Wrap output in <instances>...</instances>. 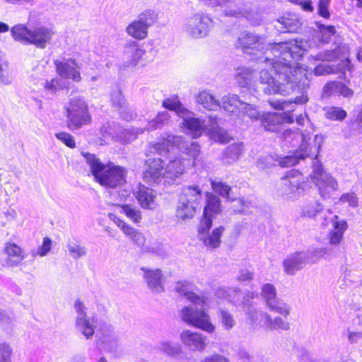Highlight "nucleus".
Here are the masks:
<instances>
[{
  "instance_id": "obj_1",
  "label": "nucleus",
  "mask_w": 362,
  "mask_h": 362,
  "mask_svg": "<svg viewBox=\"0 0 362 362\" xmlns=\"http://www.w3.org/2000/svg\"><path fill=\"white\" fill-rule=\"evenodd\" d=\"M236 46L246 50L270 52L275 59L266 57L264 62L272 66L274 74L263 69L259 73V82L264 85L263 91L268 95L279 93L288 95L296 89L308 87L305 70L298 65L304 51L312 48V42L304 40L266 45L264 37L247 31L242 32L238 37Z\"/></svg>"
},
{
  "instance_id": "obj_2",
  "label": "nucleus",
  "mask_w": 362,
  "mask_h": 362,
  "mask_svg": "<svg viewBox=\"0 0 362 362\" xmlns=\"http://www.w3.org/2000/svg\"><path fill=\"white\" fill-rule=\"evenodd\" d=\"M175 290L196 307L208 304V298L205 296L197 295L194 292V285L190 282L179 281L175 286ZM180 316L184 322L209 334H212L216 330V326L211 322L210 315L204 308L199 309L193 305L185 306L180 311Z\"/></svg>"
},
{
  "instance_id": "obj_3",
  "label": "nucleus",
  "mask_w": 362,
  "mask_h": 362,
  "mask_svg": "<svg viewBox=\"0 0 362 362\" xmlns=\"http://www.w3.org/2000/svg\"><path fill=\"white\" fill-rule=\"evenodd\" d=\"M95 180L107 188L121 187L126 182L127 170L112 163H103L94 154L83 153Z\"/></svg>"
},
{
  "instance_id": "obj_4",
  "label": "nucleus",
  "mask_w": 362,
  "mask_h": 362,
  "mask_svg": "<svg viewBox=\"0 0 362 362\" xmlns=\"http://www.w3.org/2000/svg\"><path fill=\"white\" fill-rule=\"evenodd\" d=\"M349 48L346 45H341L333 50L322 51L315 56L314 60L332 62L339 60L337 66H328L320 64L314 70L317 76H322L330 74L341 73L345 74L346 71H351L352 66L349 59Z\"/></svg>"
},
{
  "instance_id": "obj_5",
  "label": "nucleus",
  "mask_w": 362,
  "mask_h": 362,
  "mask_svg": "<svg viewBox=\"0 0 362 362\" xmlns=\"http://www.w3.org/2000/svg\"><path fill=\"white\" fill-rule=\"evenodd\" d=\"M10 31L15 41L22 44L33 45L40 49H44L50 44L54 35L52 28L40 25L29 29L22 23L13 26Z\"/></svg>"
},
{
  "instance_id": "obj_6",
  "label": "nucleus",
  "mask_w": 362,
  "mask_h": 362,
  "mask_svg": "<svg viewBox=\"0 0 362 362\" xmlns=\"http://www.w3.org/2000/svg\"><path fill=\"white\" fill-rule=\"evenodd\" d=\"M217 296L220 298H227L228 300L234 305L242 303L245 307H247L246 315L247 322L254 327L260 326L264 327V315H269L264 311H259L254 308L250 303V299H253L255 294L252 292H247L243 296L240 290L237 288H220L217 291Z\"/></svg>"
},
{
  "instance_id": "obj_7",
  "label": "nucleus",
  "mask_w": 362,
  "mask_h": 362,
  "mask_svg": "<svg viewBox=\"0 0 362 362\" xmlns=\"http://www.w3.org/2000/svg\"><path fill=\"white\" fill-rule=\"evenodd\" d=\"M151 146L160 156H164L175 148L194 160L200 153V147L197 142H189L185 141L181 136L168 133L163 136L158 141L153 143Z\"/></svg>"
},
{
  "instance_id": "obj_8",
  "label": "nucleus",
  "mask_w": 362,
  "mask_h": 362,
  "mask_svg": "<svg viewBox=\"0 0 362 362\" xmlns=\"http://www.w3.org/2000/svg\"><path fill=\"white\" fill-rule=\"evenodd\" d=\"M325 137L322 134H317L314 138L302 134V143L293 155L287 156L281 159L279 164L282 167L288 168L298 163L305 158H315L316 160L321 147L324 144Z\"/></svg>"
},
{
  "instance_id": "obj_9",
  "label": "nucleus",
  "mask_w": 362,
  "mask_h": 362,
  "mask_svg": "<svg viewBox=\"0 0 362 362\" xmlns=\"http://www.w3.org/2000/svg\"><path fill=\"white\" fill-rule=\"evenodd\" d=\"M67 126L71 130H77L90 123L91 117L84 98L74 96L64 106Z\"/></svg>"
},
{
  "instance_id": "obj_10",
  "label": "nucleus",
  "mask_w": 362,
  "mask_h": 362,
  "mask_svg": "<svg viewBox=\"0 0 362 362\" xmlns=\"http://www.w3.org/2000/svg\"><path fill=\"white\" fill-rule=\"evenodd\" d=\"M310 179L315 182L319 193L324 199H332L339 189L337 180L329 173L324 171L322 164L317 160L313 161Z\"/></svg>"
},
{
  "instance_id": "obj_11",
  "label": "nucleus",
  "mask_w": 362,
  "mask_h": 362,
  "mask_svg": "<svg viewBox=\"0 0 362 362\" xmlns=\"http://www.w3.org/2000/svg\"><path fill=\"white\" fill-rule=\"evenodd\" d=\"M214 24V21L209 15L203 12H196L185 19L182 30L193 39H203L209 35Z\"/></svg>"
},
{
  "instance_id": "obj_12",
  "label": "nucleus",
  "mask_w": 362,
  "mask_h": 362,
  "mask_svg": "<svg viewBox=\"0 0 362 362\" xmlns=\"http://www.w3.org/2000/svg\"><path fill=\"white\" fill-rule=\"evenodd\" d=\"M157 20L154 11L148 10L141 13L139 18L132 21L127 28L126 33L136 40H144L148 35V29Z\"/></svg>"
},
{
  "instance_id": "obj_13",
  "label": "nucleus",
  "mask_w": 362,
  "mask_h": 362,
  "mask_svg": "<svg viewBox=\"0 0 362 362\" xmlns=\"http://www.w3.org/2000/svg\"><path fill=\"white\" fill-rule=\"evenodd\" d=\"M74 308L76 313V329L87 339H91L95 333L97 319L95 316L90 317L87 315V308L80 300H76Z\"/></svg>"
},
{
  "instance_id": "obj_14",
  "label": "nucleus",
  "mask_w": 362,
  "mask_h": 362,
  "mask_svg": "<svg viewBox=\"0 0 362 362\" xmlns=\"http://www.w3.org/2000/svg\"><path fill=\"white\" fill-rule=\"evenodd\" d=\"M212 219L202 218L198 227V238L207 247L214 249L220 246L225 228L219 226L211 230Z\"/></svg>"
},
{
  "instance_id": "obj_15",
  "label": "nucleus",
  "mask_w": 362,
  "mask_h": 362,
  "mask_svg": "<svg viewBox=\"0 0 362 362\" xmlns=\"http://www.w3.org/2000/svg\"><path fill=\"white\" fill-rule=\"evenodd\" d=\"M303 177L302 174L296 170H292L281 180L277 187L279 195L287 199H292L300 193L303 189Z\"/></svg>"
},
{
  "instance_id": "obj_16",
  "label": "nucleus",
  "mask_w": 362,
  "mask_h": 362,
  "mask_svg": "<svg viewBox=\"0 0 362 362\" xmlns=\"http://www.w3.org/2000/svg\"><path fill=\"white\" fill-rule=\"evenodd\" d=\"M180 117L183 119L181 127L186 128L184 132L192 135L193 138L201 136L205 129H208L209 131H214L217 127L216 122H214L209 127H207L204 121L195 118L194 114L189 110H187L186 114H183Z\"/></svg>"
},
{
  "instance_id": "obj_17",
  "label": "nucleus",
  "mask_w": 362,
  "mask_h": 362,
  "mask_svg": "<svg viewBox=\"0 0 362 362\" xmlns=\"http://www.w3.org/2000/svg\"><path fill=\"white\" fill-rule=\"evenodd\" d=\"M261 295L266 302L267 306L283 316H287L290 313V308L282 300L276 298V291L272 284H264L262 286Z\"/></svg>"
},
{
  "instance_id": "obj_18",
  "label": "nucleus",
  "mask_w": 362,
  "mask_h": 362,
  "mask_svg": "<svg viewBox=\"0 0 362 362\" xmlns=\"http://www.w3.org/2000/svg\"><path fill=\"white\" fill-rule=\"evenodd\" d=\"M179 339L185 348L192 351L202 352L207 346V337L197 331L185 329L180 333Z\"/></svg>"
},
{
  "instance_id": "obj_19",
  "label": "nucleus",
  "mask_w": 362,
  "mask_h": 362,
  "mask_svg": "<svg viewBox=\"0 0 362 362\" xmlns=\"http://www.w3.org/2000/svg\"><path fill=\"white\" fill-rule=\"evenodd\" d=\"M189 163L182 156L176 157L169 160L164 168L163 180L169 185H173L185 173L187 165Z\"/></svg>"
},
{
  "instance_id": "obj_20",
  "label": "nucleus",
  "mask_w": 362,
  "mask_h": 362,
  "mask_svg": "<svg viewBox=\"0 0 362 362\" xmlns=\"http://www.w3.org/2000/svg\"><path fill=\"white\" fill-rule=\"evenodd\" d=\"M146 170L144 171V180L149 184L159 183L163 179L164 163L161 158H148L145 161Z\"/></svg>"
},
{
  "instance_id": "obj_21",
  "label": "nucleus",
  "mask_w": 362,
  "mask_h": 362,
  "mask_svg": "<svg viewBox=\"0 0 362 362\" xmlns=\"http://www.w3.org/2000/svg\"><path fill=\"white\" fill-rule=\"evenodd\" d=\"M54 64L56 67L57 73L62 78H70L74 81L79 82L81 80L79 71L80 66L76 59L69 58L55 59Z\"/></svg>"
},
{
  "instance_id": "obj_22",
  "label": "nucleus",
  "mask_w": 362,
  "mask_h": 362,
  "mask_svg": "<svg viewBox=\"0 0 362 362\" xmlns=\"http://www.w3.org/2000/svg\"><path fill=\"white\" fill-rule=\"evenodd\" d=\"M107 217L122 231L129 240L139 246L144 245L145 238L139 230L131 226L115 214L109 213Z\"/></svg>"
},
{
  "instance_id": "obj_23",
  "label": "nucleus",
  "mask_w": 362,
  "mask_h": 362,
  "mask_svg": "<svg viewBox=\"0 0 362 362\" xmlns=\"http://www.w3.org/2000/svg\"><path fill=\"white\" fill-rule=\"evenodd\" d=\"M98 335L104 349L110 352L117 351L119 346V339L114 327L111 325L106 323L101 325Z\"/></svg>"
},
{
  "instance_id": "obj_24",
  "label": "nucleus",
  "mask_w": 362,
  "mask_h": 362,
  "mask_svg": "<svg viewBox=\"0 0 362 362\" xmlns=\"http://www.w3.org/2000/svg\"><path fill=\"white\" fill-rule=\"evenodd\" d=\"M308 262V254L305 251L296 252L287 256L283 262L284 272L288 275H294L303 269Z\"/></svg>"
},
{
  "instance_id": "obj_25",
  "label": "nucleus",
  "mask_w": 362,
  "mask_h": 362,
  "mask_svg": "<svg viewBox=\"0 0 362 362\" xmlns=\"http://www.w3.org/2000/svg\"><path fill=\"white\" fill-rule=\"evenodd\" d=\"M220 107L223 108L230 116L235 118H241L243 115V104L244 101L240 100L238 95L235 94H228L222 97L220 101Z\"/></svg>"
},
{
  "instance_id": "obj_26",
  "label": "nucleus",
  "mask_w": 362,
  "mask_h": 362,
  "mask_svg": "<svg viewBox=\"0 0 362 362\" xmlns=\"http://www.w3.org/2000/svg\"><path fill=\"white\" fill-rule=\"evenodd\" d=\"M111 101L112 105L117 109L120 116L125 120H131L134 117L133 110L128 105L123 98L122 92L117 88L111 93Z\"/></svg>"
},
{
  "instance_id": "obj_27",
  "label": "nucleus",
  "mask_w": 362,
  "mask_h": 362,
  "mask_svg": "<svg viewBox=\"0 0 362 362\" xmlns=\"http://www.w3.org/2000/svg\"><path fill=\"white\" fill-rule=\"evenodd\" d=\"M144 272V278L145 279L149 288L155 293H160L164 291L162 282L163 274L161 270L155 269L142 268Z\"/></svg>"
},
{
  "instance_id": "obj_28",
  "label": "nucleus",
  "mask_w": 362,
  "mask_h": 362,
  "mask_svg": "<svg viewBox=\"0 0 362 362\" xmlns=\"http://www.w3.org/2000/svg\"><path fill=\"white\" fill-rule=\"evenodd\" d=\"M156 193L150 188L144 186L139 188L136 193V199L141 206L144 209L154 210L158 204L156 201Z\"/></svg>"
},
{
  "instance_id": "obj_29",
  "label": "nucleus",
  "mask_w": 362,
  "mask_h": 362,
  "mask_svg": "<svg viewBox=\"0 0 362 362\" xmlns=\"http://www.w3.org/2000/svg\"><path fill=\"white\" fill-rule=\"evenodd\" d=\"M4 252L6 255V264L8 266L17 265L24 259L23 250L15 243H6Z\"/></svg>"
},
{
  "instance_id": "obj_30",
  "label": "nucleus",
  "mask_w": 362,
  "mask_h": 362,
  "mask_svg": "<svg viewBox=\"0 0 362 362\" xmlns=\"http://www.w3.org/2000/svg\"><path fill=\"white\" fill-rule=\"evenodd\" d=\"M324 94L329 96L332 95H340L344 98H351L354 95V90L339 81H331L327 83L323 88Z\"/></svg>"
},
{
  "instance_id": "obj_31",
  "label": "nucleus",
  "mask_w": 362,
  "mask_h": 362,
  "mask_svg": "<svg viewBox=\"0 0 362 362\" xmlns=\"http://www.w3.org/2000/svg\"><path fill=\"white\" fill-rule=\"evenodd\" d=\"M333 229L329 232V241L333 245H339L343 239V235L347 228V223L344 220H338L337 216L332 218Z\"/></svg>"
},
{
  "instance_id": "obj_32",
  "label": "nucleus",
  "mask_w": 362,
  "mask_h": 362,
  "mask_svg": "<svg viewBox=\"0 0 362 362\" xmlns=\"http://www.w3.org/2000/svg\"><path fill=\"white\" fill-rule=\"evenodd\" d=\"M145 50L134 43L126 47L124 55L126 57L125 66H136L145 54Z\"/></svg>"
},
{
  "instance_id": "obj_33",
  "label": "nucleus",
  "mask_w": 362,
  "mask_h": 362,
  "mask_svg": "<svg viewBox=\"0 0 362 362\" xmlns=\"http://www.w3.org/2000/svg\"><path fill=\"white\" fill-rule=\"evenodd\" d=\"M170 116L167 111L159 112L156 117L148 121L144 129H137L136 133H143L146 131H153L160 129L168 124Z\"/></svg>"
},
{
  "instance_id": "obj_34",
  "label": "nucleus",
  "mask_w": 362,
  "mask_h": 362,
  "mask_svg": "<svg viewBox=\"0 0 362 362\" xmlns=\"http://www.w3.org/2000/svg\"><path fill=\"white\" fill-rule=\"evenodd\" d=\"M197 103L209 110H216L220 107L221 103L209 90H203L196 97Z\"/></svg>"
},
{
  "instance_id": "obj_35",
  "label": "nucleus",
  "mask_w": 362,
  "mask_h": 362,
  "mask_svg": "<svg viewBox=\"0 0 362 362\" xmlns=\"http://www.w3.org/2000/svg\"><path fill=\"white\" fill-rule=\"evenodd\" d=\"M206 205L204 210L202 218L212 219V213H218L220 211L221 202L219 198L212 193L206 194Z\"/></svg>"
},
{
  "instance_id": "obj_36",
  "label": "nucleus",
  "mask_w": 362,
  "mask_h": 362,
  "mask_svg": "<svg viewBox=\"0 0 362 362\" xmlns=\"http://www.w3.org/2000/svg\"><path fill=\"white\" fill-rule=\"evenodd\" d=\"M308 101V97L304 91L302 92L301 95L297 96L295 100H276L269 102L270 105L276 110H286L288 111L293 110L290 109L293 104L303 105Z\"/></svg>"
},
{
  "instance_id": "obj_37",
  "label": "nucleus",
  "mask_w": 362,
  "mask_h": 362,
  "mask_svg": "<svg viewBox=\"0 0 362 362\" xmlns=\"http://www.w3.org/2000/svg\"><path fill=\"white\" fill-rule=\"evenodd\" d=\"M243 151L242 143L229 145L223 153L222 160L226 163H232L238 160Z\"/></svg>"
},
{
  "instance_id": "obj_38",
  "label": "nucleus",
  "mask_w": 362,
  "mask_h": 362,
  "mask_svg": "<svg viewBox=\"0 0 362 362\" xmlns=\"http://www.w3.org/2000/svg\"><path fill=\"white\" fill-rule=\"evenodd\" d=\"M196 210V206L187 202V200L180 199L176 211V216L178 219L185 221L192 218Z\"/></svg>"
},
{
  "instance_id": "obj_39",
  "label": "nucleus",
  "mask_w": 362,
  "mask_h": 362,
  "mask_svg": "<svg viewBox=\"0 0 362 362\" xmlns=\"http://www.w3.org/2000/svg\"><path fill=\"white\" fill-rule=\"evenodd\" d=\"M275 27L281 32L293 33L299 28L300 23L296 18L282 17L277 21Z\"/></svg>"
},
{
  "instance_id": "obj_40",
  "label": "nucleus",
  "mask_w": 362,
  "mask_h": 362,
  "mask_svg": "<svg viewBox=\"0 0 362 362\" xmlns=\"http://www.w3.org/2000/svg\"><path fill=\"white\" fill-rule=\"evenodd\" d=\"M158 349L162 354L170 357H176L182 352L181 346L171 341H161L158 344Z\"/></svg>"
},
{
  "instance_id": "obj_41",
  "label": "nucleus",
  "mask_w": 362,
  "mask_h": 362,
  "mask_svg": "<svg viewBox=\"0 0 362 362\" xmlns=\"http://www.w3.org/2000/svg\"><path fill=\"white\" fill-rule=\"evenodd\" d=\"M162 106L169 110L175 111L179 117H181L185 113L186 114L187 110L181 103L177 95L165 99L162 103Z\"/></svg>"
},
{
  "instance_id": "obj_42",
  "label": "nucleus",
  "mask_w": 362,
  "mask_h": 362,
  "mask_svg": "<svg viewBox=\"0 0 362 362\" xmlns=\"http://www.w3.org/2000/svg\"><path fill=\"white\" fill-rule=\"evenodd\" d=\"M121 214H124L132 222L139 224L142 220L141 211L136 206L130 204L118 205Z\"/></svg>"
},
{
  "instance_id": "obj_43",
  "label": "nucleus",
  "mask_w": 362,
  "mask_h": 362,
  "mask_svg": "<svg viewBox=\"0 0 362 362\" xmlns=\"http://www.w3.org/2000/svg\"><path fill=\"white\" fill-rule=\"evenodd\" d=\"M66 248L69 254L74 259H79L86 255L85 246L81 245L79 241L75 238L68 239Z\"/></svg>"
},
{
  "instance_id": "obj_44",
  "label": "nucleus",
  "mask_w": 362,
  "mask_h": 362,
  "mask_svg": "<svg viewBox=\"0 0 362 362\" xmlns=\"http://www.w3.org/2000/svg\"><path fill=\"white\" fill-rule=\"evenodd\" d=\"M202 190L197 186H188L183 189V194L180 199L187 200V202L197 206L201 199Z\"/></svg>"
},
{
  "instance_id": "obj_45",
  "label": "nucleus",
  "mask_w": 362,
  "mask_h": 362,
  "mask_svg": "<svg viewBox=\"0 0 362 362\" xmlns=\"http://www.w3.org/2000/svg\"><path fill=\"white\" fill-rule=\"evenodd\" d=\"M235 78L240 86L245 87L250 85L253 78V71L245 66L237 68Z\"/></svg>"
},
{
  "instance_id": "obj_46",
  "label": "nucleus",
  "mask_w": 362,
  "mask_h": 362,
  "mask_svg": "<svg viewBox=\"0 0 362 362\" xmlns=\"http://www.w3.org/2000/svg\"><path fill=\"white\" fill-rule=\"evenodd\" d=\"M264 327L269 329L288 330L290 327L289 323L281 317L272 318L269 315H264Z\"/></svg>"
},
{
  "instance_id": "obj_47",
  "label": "nucleus",
  "mask_w": 362,
  "mask_h": 362,
  "mask_svg": "<svg viewBox=\"0 0 362 362\" xmlns=\"http://www.w3.org/2000/svg\"><path fill=\"white\" fill-rule=\"evenodd\" d=\"M342 134L347 139L362 134V123L355 119L349 120L347 126L342 130Z\"/></svg>"
},
{
  "instance_id": "obj_48",
  "label": "nucleus",
  "mask_w": 362,
  "mask_h": 362,
  "mask_svg": "<svg viewBox=\"0 0 362 362\" xmlns=\"http://www.w3.org/2000/svg\"><path fill=\"white\" fill-rule=\"evenodd\" d=\"M325 117L332 121H341L346 116V112L339 107H327L324 108Z\"/></svg>"
},
{
  "instance_id": "obj_49",
  "label": "nucleus",
  "mask_w": 362,
  "mask_h": 362,
  "mask_svg": "<svg viewBox=\"0 0 362 362\" xmlns=\"http://www.w3.org/2000/svg\"><path fill=\"white\" fill-rule=\"evenodd\" d=\"M219 319L224 330H230L236 325V322L233 315L227 310L220 309Z\"/></svg>"
},
{
  "instance_id": "obj_50",
  "label": "nucleus",
  "mask_w": 362,
  "mask_h": 362,
  "mask_svg": "<svg viewBox=\"0 0 362 362\" xmlns=\"http://www.w3.org/2000/svg\"><path fill=\"white\" fill-rule=\"evenodd\" d=\"M316 25L319 30L317 37L322 42H327L330 37L336 33L335 28L333 25H325L320 23H317Z\"/></svg>"
},
{
  "instance_id": "obj_51",
  "label": "nucleus",
  "mask_w": 362,
  "mask_h": 362,
  "mask_svg": "<svg viewBox=\"0 0 362 362\" xmlns=\"http://www.w3.org/2000/svg\"><path fill=\"white\" fill-rule=\"evenodd\" d=\"M322 210V206L320 204H319L317 201L310 202L306 204L303 209L302 214L304 216L308 218L315 217L318 213H320Z\"/></svg>"
},
{
  "instance_id": "obj_52",
  "label": "nucleus",
  "mask_w": 362,
  "mask_h": 362,
  "mask_svg": "<svg viewBox=\"0 0 362 362\" xmlns=\"http://www.w3.org/2000/svg\"><path fill=\"white\" fill-rule=\"evenodd\" d=\"M305 253L308 254V261L315 263L319 259L328 254V250L327 247H317L305 251Z\"/></svg>"
},
{
  "instance_id": "obj_53",
  "label": "nucleus",
  "mask_w": 362,
  "mask_h": 362,
  "mask_svg": "<svg viewBox=\"0 0 362 362\" xmlns=\"http://www.w3.org/2000/svg\"><path fill=\"white\" fill-rule=\"evenodd\" d=\"M44 90L49 94L54 95L57 90L62 88L61 80L58 78H52L49 81H46L43 83Z\"/></svg>"
},
{
  "instance_id": "obj_54",
  "label": "nucleus",
  "mask_w": 362,
  "mask_h": 362,
  "mask_svg": "<svg viewBox=\"0 0 362 362\" xmlns=\"http://www.w3.org/2000/svg\"><path fill=\"white\" fill-rule=\"evenodd\" d=\"M242 110H243L242 117L248 116L252 119H257L259 117V112L255 105L244 102Z\"/></svg>"
},
{
  "instance_id": "obj_55",
  "label": "nucleus",
  "mask_w": 362,
  "mask_h": 362,
  "mask_svg": "<svg viewBox=\"0 0 362 362\" xmlns=\"http://www.w3.org/2000/svg\"><path fill=\"white\" fill-rule=\"evenodd\" d=\"M13 78L7 66L0 64V86H9L13 83Z\"/></svg>"
},
{
  "instance_id": "obj_56",
  "label": "nucleus",
  "mask_w": 362,
  "mask_h": 362,
  "mask_svg": "<svg viewBox=\"0 0 362 362\" xmlns=\"http://www.w3.org/2000/svg\"><path fill=\"white\" fill-rule=\"evenodd\" d=\"M13 349L6 342L0 344V362H11Z\"/></svg>"
},
{
  "instance_id": "obj_57",
  "label": "nucleus",
  "mask_w": 362,
  "mask_h": 362,
  "mask_svg": "<svg viewBox=\"0 0 362 362\" xmlns=\"http://www.w3.org/2000/svg\"><path fill=\"white\" fill-rule=\"evenodd\" d=\"M211 186L214 192L223 197L229 198L230 187L222 182H211Z\"/></svg>"
},
{
  "instance_id": "obj_58",
  "label": "nucleus",
  "mask_w": 362,
  "mask_h": 362,
  "mask_svg": "<svg viewBox=\"0 0 362 362\" xmlns=\"http://www.w3.org/2000/svg\"><path fill=\"white\" fill-rule=\"evenodd\" d=\"M56 138L65 144L66 146L74 148L76 147V142L72 135L67 132H62L55 134Z\"/></svg>"
},
{
  "instance_id": "obj_59",
  "label": "nucleus",
  "mask_w": 362,
  "mask_h": 362,
  "mask_svg": "<svg viewBox=\"0 0 362 362\" xmlns=\"http://www.w3.org/2000/svg\"><path fill=\"white\" fill-rule=\"evenodd\" d=\"M339 202L342 203H347L349 206L354 208L358 206V199L355 193L347 192L343 194L340 197Z\"/></svg>"
},
{
  "instance_id": "obj_60",
  "label": "nucleus",
  "mask_w": 362,
  "mask_h": 362,
  "mask_svg": "<svg viewBox=\"0 0 362 362\" xmlns=\"http://www.w3.org/2000/svg\"><path fill=\"white\" fill-rule=\"evenodd\" d=\"M51 248H52L51 239L48 237H45L43 238L42 244L37 248L35 255H39L40 257H45L51 250Z\"/></svg>"
},
{
  "instance_id": "obj_61",
  "label": "nucleus",
  "mask_w": 362,
  "mask_h": 362,
  "mask_svg": "<svg viewBox=\"0 0 362 362\" xmlns=\"http://www.w3.org/2000/svg\"><path fill=\"white\" fill-rule=\"evenodd\" d=\"M278 119L279 118L276 115H269L262 120V125L267 131H276V128L274 126V122Z\"/></svg>"
},
{
  "instance_id": "obj_62",
  "label": "nucleus",
  "mask_w": 362,
  "mask_h": 362,
  "mask_svg": "<svg viewBox=\"0 0 362 362\" xmlns=\"http://www.w3.org/2000/svg\"><path fill=\"white\" fill-rule=\"evenodd\" d=\"M330 0H320L317 6L318 14L325 18H329L330 13L328 10Z\"/></svg>"
},
{
  "instance_id": "obj_63",
  "label": "nucleus",
  "mask_w": 362,
  "mask_h": 362,
  "mask_svg": "<svg viewBox=\"0 0 362 362\" xmlns=\"http://www.w3.org/2000/svg\"><path fill=\"white\" fill-rule=\"evenodd\" d=\"M233 209L235 213H242L248 207V203L243 198L233 199Z\"/></svg>"
},
{
  "instance_id": "obj_64",
  "label": "nucleus",
  "mask_w": 362,
  "mask_h": 362,
  "mask_svg": "<svg viewBox=\"0 0 362 362\" xmlns=\"http://www.w3.org/2000/svg\"><path fill=\"white\" fill-rule=\"evenodd\" d=\"M202 362H229V359L219 354H214L206 356Z\"/></svg>"
}]
</instances>
